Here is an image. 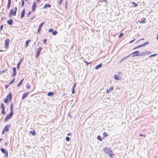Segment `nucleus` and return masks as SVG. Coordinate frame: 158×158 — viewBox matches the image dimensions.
Segmentation results:
<instances>
[{"label": "nucleus", "mask_w": 158, "mask_h": 158, "mask_svg": "<svg viewBox=\"0 0 158 158\" xmlns=\"http://www.w3.org/2000/svg\"><path fill=\"white\" fill-rule=\"evenodd\" d=\"M11 94L10 93H9L8 94L6 98H5L3 101L5 103H6L7 102L8 100H9L10 101L11 100Z\"/></svg>", "instance_id": "nucleus-1"}, {"label": "nucleus", "mask_w": 158, "mask_h": 158, "mask_svg": "<svg viewBox=\"0 0 158 158\" xmlns=\"http://www.w3.org/2000/svg\"><path fill=\"white\" fill-rule=\"evenodd\" d=\"M13 114V112L10 111V113L9 114H7L6 116L4 119L5 121L6 122L8 120H9V119L10 118H11V117H12Z\"/></svg>", "instance_id": "nucleus-2"}, {"label": "nucleus", "mask_w": 158, "mask_h": 158, "mask_svg": "<svg viewBox=\"0 0 158 158\" xmlns=\"http://www.w3.org/2000/svg\"><path fill=\"white\" fill-rule=\"evenodd\" d=\"M17 11V7H15L14 8V10L11 9L10 12V16L11 15L15 16L16 15V12Z\"/></svg>", "instance_id": "nucleus-3"}, {"label": "nucleus", "mask_w": 158, "mask_h": 158, "mask_svg": "<svg viewBox=\"0 0 158 158\" xmlns=\"http://www.w3.org/2000/svg\"><path fill=\"white\" fill-rule=\"evenodd\" d=\"M131 55H133L132 56V57H134L135 56H142V55H140L139 53V52L138 51H135L133 52Z\"/></svg>", "instance_id": "nucleus-4"}, {"label": "nucleus", "mask_w": 158, "mask_h": 158, "mask_svg": "<svg viewBox=\"0 0 158 158\" xmlns=\"http://www.w3.org/2000/svg\"><path fill=\"white\" fill-rule=\"evenodd\" d=\"M10 40L9 39H6L5 42V46L6 48H8L9 43L10 42Z\"/></svg>", "instance_id": "nucleus-5"}, {"label": "nucleus", "mask_w": 158, "mask_h": 158, "mask_svg": "<svg viewBox=\"0 0 158 158\" xmlns=\"http://www.w3.org/2000/svg\"><path fill=\"white\" fill-rule=\"evenodd\" d=\"M41 49V48H39L37 49L36 55V57L37 58L39 56Z\"/></svg>", "instance_id": "nucleus-6"}, {"label": "nucleus", "mask_w": 158, "mask_h": 158, "mask_svg": "<svg viewBox=\"0 0 158 158\" xmlns=\"http://www.w3.org/2000/svg\"><path fill=\"white\" fill-rule=\"evenodd\" d=\"M36 6V3L35 2H34L33 3V5L32 6L31 9L34 12L35 10Z\"/></svg>", "instance_id": "nucleus-7"}, {"label": "nucleus", "mask_w": 158, "mask_h": 158, "mask_svg": "<svg viewBox=\"0 0 158 158\" xmlns=\"http://www.w3.org/2000/svg\"><path fill=\"white\" fill-rule=\"evenodd\" d=\"M10 126V125H6L4 127L3 130L2 131V133L4 132V131H7L9 130V128Z\"/></svg>", "instance_id": "nucleus-8"}, {"label": "nucleus", "mask_w": 158, "mask_h": 158, "mask_svg": "<svg viewBox=\"0 0 158 158\" xmlns=\"http://www.w3.org/2000/svg\"><path fill=\"white\" fill-rule=\"evenodd\" d=\"M44 24V23H41L39 26V28L38 29L37 31V33H39L40 32V31L41 29V27H42V26Z\"/></svg>", "instance_id": "nucleus-9"}, {"label": "nucleus", "mask_w": 158, "mask_h": 158, "mask_svg": "<svg viewBox=\"0 0 158 158\" xmlns=\"http://www.w3.org/2000/svg\"><path fill=\"white\" fill-rule=\"evenodd\" d=\"M13 73L12 75V76L14 77V76H15L16 75V69L15 68V67H14L13 68Z\"/></svg>", "instance_id": "nucleus-10"}, {"label": "nucleus", "mask_w": 158, "mask_h": 158, "mask_svg": "<svg viewBox=\"0 0 158 158\" xmlns=\"http://www.w3.org/2000/svg\"><path fill=\"white\" fill-rule=\"evenodd\" d=\"M102 63H100L99 64L95 66V69H98L99 68H100L102 66Z\"/></svg>", "instance_id": "nucleus-11"}, {"label": "nucleus", "mask_w": 158, "mask_h": 158, "mask_svg": "<svg viewBox=\"0 0 158 158\" xmlns=\"http://www.w3.org/2000/svg\"><path fill=\"white\" fill-rule=\"evenodd\" d=\"M114 78L116 80H120L121 79V77L119 76L116 75H114Z\"/></svg>", "instance_id": "nucleus-12"}, {"label": "nucleus", "mask_w": 158, "mask_h": 158, "mask_svg": "<svg viewBox=\"0 0 158 158\" xmlns=\"http://www.w3.org/2000/svg\"><path fill=\"white\" fill-rule=\"evenodd\" d=\"M29 93H24L23 95L22 96V99H24L27 96L28 94Z\"/></svg>", "instance_id": "nucleus-13"}, {"label": "nucleus", "mask_w": 158, "mask_h": 158, "mask_svg": "<svg viewBox=\"0 0 158 158\" xmlns=\"http://www.w3.org/2000/svg\"><path fill=\"white\" fill-rule=\"evenodd\" d=\"M13 23V20L12 19H10L7 21V23L10 25H11Z\"/></svg>", "instance_id": "nucleus-14"}, {"label": "nucleus", "mask_w": 158, "mask_h": 158, "mask_svg": "<svg viewBox=\"0 0 158 158\" xmlns=\"http://www.w3.org/2000/svg\"><path fill=\"white\" fill-rule=\"evenodd\" d=\"M25 14V9H24L21 12V18H22L23 17L24 15Z\"/></svg>", "instance_id": "nucleus-15"}, {"label": "nucleus", "mask_w": 158, "mask_h": 158, "mask_svg": "<svg viewBox=\"0 0 158 158\" xmlns=\"http://www.w3.org/2000/svg\"><path fill=\"white\" fill-rule=\"evenodd\" d=\"M149 43V42H146L141 44H140L141 46V47H144V46H145V45H146L148 44Z\"/></svg>", "instance_id": "nucleus-16"}, {"label": "nucleus", "mask_w": 158, "mask_h": 158, "mask_svg": "<svg viewBox=\"0 0 158 158\" xmlns=\"http://www.w3.org/2000/svg\"><path fill=\"white\" fill-rule=\"evenodd\" d=\"M10 4H11V0H8V5H7V6L8 9L9 8L10 6Z\"/></svg>", "instance_id": "nucleus-17"}, {"label": "nucleus", "mask_w": 158, "mask_h": 158, "mask_svg": "<svg viewBox=\"0 0 158 158\" xmlns=\"http://www.w3.org/2000/svg\"><path fill=\"white\" fill-rule=\"evenodd\" d=\"M13 103H11L10 105V111L11 112H13Z\"/></svg>", "instance_id": "nucleus-18"}, {"label": "nucleus", "mask_w": 158, "mask_h": 158, "mask_svg": "<svg viewBox=\"0 0 158 158\" xmlns=\"http://www.w3.org/2000/svg\"><path fill=\"white\" fill-rule=\"evenodd\" d=\"M30 41L31 40H28L26 41L25 47H27L28 45V42H30Z\"/></svg>", "instance_id": "nucleus-19"}, {"label": "nucleus", "mask_w": 158, "mask_h": 158, "mask_svg": "<svg viewBox=\"0 0 158 158\" xmlns=\"http://www.w3.org/2000/svg\"><path fill=\"white\" fill-rule=\"evenodd\" d=\"M47 7H49V4H45L43 8L45 9Z\"/></svg>", "instance_id": "nucleus-20"}, {"label": "nucleus", "mask_w": 158, "mask_h": 158, "mask_svg": "<svg viewBox=\"0 0 158 158\" xmlns=\"http://www.w3.org/2000/svg\"><path fill=\"white\" fill-rule=\"evenodd\" d=\"M143 19H144L143 20L140 21V23H146V19L145 18H144Z\"/></svg>", "instance_id": "nucleus-21"}, {"label": "nucleus", "mask_w": 158, "mask_h": 158, "mask_svg": "<svg viewBox=\"0 0 158 158\" xmlns=\"http://www.w3.org/2000/svg\"><path fill=\"white\" fill-rule=\"evenodd\" d=\"M23 79H24L23 78L22 79V80L20 81V82L18 84V85H17V87H19V86H20V85L22 83L23 81Z\"/></svg>", "instance_id": "nucleus-22"}, {"label": "nucleus", "mask_w": 158, "mask_h": 158, "mask_svg": "<svg viewBox=\"0 0 158 158\" xmlns=\"http://www.w3.org/2000/svg\"><path fill=\"white\" fill-rule=\"evenodd\" d=\"M1 150L2 152L3 153L5 154L6 152V150L3 148L1 149Z\"/></svg>", "instance_id": "nucleus-23"}, {"label": "nucleus", "mask_w": 158, "mask_h": 158, "mask_svg": "<svg viewBox=\"0 0 158 158\" xmlns=\"http://www.w3.org/2000/svg\"><path fill=\"white\" fill-rule=\"evenodd\" d=\"M141 45H139L135 47L134 48H133V49L134 50H135V49H137V48H141Z\"/></svg>", "instance_id": "nucleus-24"}, {"label": "nucleus", "mask_w": 158, "mask_h": 158, "mask_svg": "<svg viewBox=\"0 0 158 158\" xmlns=\"http://www.w3.org/2000/svg\"><path fill=\"white\" fill-rule=\"evenodd\" d=\"M58 32L55 31L52 32V34L53 35H56L57 33Z\"/></svg>", "instance_id": "nucleus-25"}, {"label": "nucleus", "mask_w": 158, "mask_h": 158, "mask_svg": "<svg viewBox=\"0 0 158 158\" xmlns=\"http://www.w3.org/2000/svg\"><path fill=\"white\" fill-rule=\"evenodd\" d=\"M5 109H2L1 110V113L2 114H5Z\"/></svg>", "instance_id": "nucleus-26"}, {"label": "nucleus", "mask_w": 158, "mask_h": 158, "mask_svg": "<svg viewBox=\"0 0 158 158\" xmlns=\"http://www.w3.org/2000/svg\"><path fill=\"white\" fill-rule=\"evenodd\" d=\"M97 139L99 140L100 141H102V138H101V137L99 136V135H98V136H97Z\"/></svg>", "instance_id": "nucleus-27"}, {"label": "nucleus", "mask_w": 158, "mask_h": 158, "mask_svg": "<svg viewBox=\"0 0 158 158\" xmlns=\"http://www.w3.org/2000/svg\"><path fill=\"white\" fill-rule=\"evenodd\" d=\"M104 152H106V153H107L109 149L107 148H104Z\"/></svg>", "instance_id": "nucleus-28"}, {"label": "nucleus", "mask_w": 158, "mask_h": 158, "mask_svg": "<svg viewBox=\"0 0 158 158\" xmlns=\"http://www.w3.org/2000/svg\"><path fill=\"white\" fill-rule=\"evenodd\" d=\"M30 133L31 134L33 135H35V131H33L32 132L30 131Z\"/></svg>", "instance_id": "nucleus-29"}, {"label": "nucleus", "mask_w": 158, "mask_h": 158, "mask_svg": "<svg viewBox=\"0 0 158 158\" xmlns=\"http://www.w3.org/2000/svg\"><path fill=\"white\" fill-rule=\"evenodd\" d=\"M74 88L73 87L72 88V93L73 94H74L75 93Z\"/></svg>", "instance_id": "nucleus-30"}, {"label": "nucleus", "mask_w": 158, "mask_h": 158, "mask_svg": "<svg viewBox=\"0 0 158 158\" xmlns=\"http://www.w3.org/2000/svg\"><path fill=\"white\" fill-rule=\"evenodd\" d=\"M113 89V87L112 86L109 89H108V92H110Z\"/></svg>", "instance_id": "nucleus-31"}, {"label": "nucleus", "mask_w": 158, "mask_h": 158, "mask_svg": "<svg viewBox=\"0 0 158 158\" xmlns=\"http://www.w3.org/2000/svg\"><path fill=\"white\" fill-rule=\"evenodd\" d=\"M30 85L29 84H26V88L27 89H29L30 88Z\"/></svg>", "instance_id": "nucleus-32"}, {"label": "nucleus", "mask_w": 158, "mask_h": 158, "mask_svg": "<svg viewBox=\"0 0 158 158\" xmlns=\"http://www.w3.org/2000/svg\"><path fill=\"white\" fill-rule=\"evenodd\" d=\"M103 136L105 137H106L107 136V133L105 132H104L103 133Z\"/></svg>", "instance_id": "nucleus-33"}, {"label": "nucleus", "mask_w": 158, "mask_h": 158, "mask_svg": "<svg viewBox=\"0 0 158 158\" xmlns=\"http://www.w3.org/2000/svg\"><path fill=\"white\" fill-rule=\"evenodd\" d=\"M131 55H129L128 56H127V57H125V58H123L121 60V61H122L124 60L125 59H126L127 58H128V57H129Z\"/></svg>", "instance_id": "nucleus-34"}, {"label": "nucleus", "mask_w": 158, "mask_h": 158, "mask_svg": "<svg viewBox=\"0 0 158 158\" xmlns=\"http://www.w3.org/2000/svg\"><path fill=\"white\" fill-rule=\"evenodd\" d=\"M112 151H110L109 153H108L109 155L111 157V156L112 155Z\"/></svg>", "instance_id": "nucleus-35"}, {"label": "nucleus", "mask_w": 158, "mask_h": 158, "mask_svg": "<svg viewBox=\"0 0 158 158\" xmlns=\"http://www.w3.org/2000/svg\"><path fill=\"white\" fill-rule=\"evenodd\" d=\"M15 78H13V79L10 82L9 84H12L15 81Z\"/></svg>", "instance_id": "nucleus-36"}, {"label": "nucleus", "mask_w": 158, "mask_h": 158, "mask_svg": "<svg viewBox=\"0 0 158 158\" xmlns=\"http://www.w3.org/2000/svg\"><path fill=\"white\" fill-rule=\"evenodd\" d=\"M157 55V54H153V55H150V56H149V57H153V56H154L156 55Z\"/></svg>", "instance_id": "nucleus-37"}, {"label": "nucleus", "mask_w": 158, "mask_h": 158, "mask_svg": "<svg viewBox=\"0 0 158 158\" xmlns=\"http://www.w3.org/2000/svg\"><path fill=\"white\" fill-rule=\"evenodd\" d=\"M1 107L2 109H5V106H4V104L2 103H1Z\"/></svg>", "instance_id": "nucleus-38"}, {"label": "nucleus", "mask_w": 158, "mask_h": 158, "mask_svg": "<svg viewBox=\"0 0 158 158\" xmlns=\"http://www.w3.org/2000/svg\"><path fill=\"white\" fill-rule=\"evenodd\" d=\"M69 139L70 138L69 137L67 136L66 137V141H68L69 140Z\"/></svg>", "instance_id": "nucleus-39"}, {"label": "nucleus", "mask_w": 158, "mask_h": 158, "mask_svg": "<svg viewBox=\"0 0 158 158\" xmlns=\"http://www.w3.org/2000/svg\"><path fill=\"white\" fill-rule=\"evenodd\" d=\"M139 135L140 136H143L144 137H146V134L143 135V134H140Z\"/></svg>", "instance_id": "nucleus-40"}, {"label": "nucleus", "mask_w": 158, "mask_h": 158, "mask_svg": "<svg viewBox=\"0 0 158 158\" xmlns=\"http://www.w3.org/2000/svg\"><path fill=\"white\" fill-rule=\"evenodd\" d=\"M132 4H134L135 5V6H135V7H136V6H138V4H137L136 3H135V2H132Z\"/></svg>", "instance_id": "nucleus-41"}, {"label": "nucleus", "mask_w": 158, "mask_h": 158, "mask_svg": "<svg viewBox=\"0 0 158 158\" xmlns=\"http://www.w3.org/2000/svg\"><path fill=\"white\" fill-rule=\"evenodd\" d=\"M6 69L5 70H3V71H0V73L1 74H2L3 73H4L6 72Z\"/></svg>", "instance_id": "nucleus-42"}, {"label": "nucleus", "mask_w": 158, "mask_h": 158, "mask_svg": "<svg viewBox=\"0 0 158 158\" xmlns=\"http://www.w3.org/2000/svg\"><path fill=\"white\" fill-rule=\"evenodd\" d=\"M31 14V11H29V12H28L27 14V17H28Z\"/></svg>", "instance_id": "nucleus-43"}, {"label": "nucleus", "mask_w": 158, "mask_h": 158, "mask_svg": "<svg viewBox=\"0 0 158 158\" xmlns=\"http://www.w3.org/2000/svg\"><path fill=\"white\" fill-rule=\"evenodd\" d=\"M54 94V92H50V96H52Z\"/></svg>", "instance_id": "nucleus-44"}, {"label": "nucleus", "mask_w": 158, "mask_h": 158, "mask_svg": "<svg viewBox=\"0 0 158 158\" xmlns=\"http://www.w3.org/2000/svg\"><path fill=\"white\" fill-rule=\"evenodd\" d=\"M20 63H18L17 64V68L18 69H19V65H20Z\"/></svg>", "instance_id": "nucleus-45"}, {"label": "nucleus", "mask_w": 158, "mask_h": 158, "mask_svg": "<svg viewBox=\"0 0 158 158\" xmlns=\"http://www.w3.org/2000/svg\"><path fill=\"white\" fill-rule=\"evenodd\" d=\"M135 40V39H134L133 40L131 41L130 42H129V43H132V42H134Z\"/></svg>", "instance_id": "nucleus-46"}, {"label": "nucleus", "mask_w": 158, "mask_h": 158, "mask_svg": "<svg viewBox=\"0 0 158 158\" xmlns=\"http://www.w3.org/2000/svg\"><path fill=\"white\" fill-rule=\"evenodd\" d=\"M47 42L46 39H44L43 40V43L44 44H45Z\"/></svg>", "instance_id": "nucleus-47"}, {"label": "nucleus", "mask_w": 158, "mask_h": 158, "mask_svg": "<svg viewBox=\"0 0 158 158\" xmlns=\"http://www.w3.org/2000/svg\"><path fill=\"white\" fill-rule=\"evenodd\" d=\"M21 4H22V6H23V5H24V1H22Z\"/></svg>", "instance_id": "nucleus-48"}, {"label": "nucleus", "mask_w": 158, "mask_h": 158, "mask_svg": "<svg viewBox=\"0 0 158 158\" xmlns=\"http://www.w3.org/2000/svg\"><path fill=\"white\" fill-rule=\"evenodd\" d=\"M123 35V33H120V34L119 35V37L120 38V37H121V36H122Z\"/></svg>", "instance_id": "nucleus-49"}, {"label": "nucleus", "mask_w": 158, "mask_h": 158, "mask_svg": "<svg viewBox=\"0 0 158 158\" xmlns=\"http://www.w3.org/2000/svg\"><path fill=\"white\" fill-rule=\"evenodd\" d=\"M85 62L86 63V65H88L90 63H88L86 61H85Z\"/></svg>", "instance_id": "nucleus-50"}, {"label": "nucleus", "mask_w": 158, "mask_h": 158, "mask_svg": "<svg viewBox=\"0 0 158 158\" xmlns=\"http://www.w3.org/2000/svg\"><path fill=\"white\" fill-rule=\"evenodd\" d=\"M144 39V38H142L141 39H140V40H139L137 42H136V43H138V42H139V41H140V40H143Z\"/></svg>", "instance_id": "nucleus-51"}, {"label": "nucleus", "mask_w": 158, "mask_h": 158, "mask_svg": "<svg viewBox=\"0 0 158 158\" xmlns=\"http://www.w3.org/2000/svg\"><path fill=\"white\" fill-rule=\"evenodd\" d=\"M63 0H60L59 1V4H61Z\"/></svg>", "instance_id": "nucleus-52"}, {"label": "nucleus", "mask_w": 158, "mask_h": 158, "mask_svg": "<svg viewBox=\"0 0 158 158\" xmlns=\"http://www.w3.org/2000/svg\"><path fill=\"white\" fill-rule=\"evenodd\" d=\"M3 26L2 25L1 26H0V29L1 30H2V29Z\"/></svg>", "instance_id": "nucleus-53"}, {"label": "nucleus", "mask_w": 158, "mask_h": 158, "mask_svg": "<svg viewBox=\"0 0 158 158\" xmlns=\"http://www.w3.org/2000/svg\"><path fill=\"white\" fill-rule=\"evenodd\" d=\"M53 29H50V32H52L53 31Z\"/></svg>", "instance_id": "nucleus-54"}, {"label": "nucleus", "mask_w": 158, "mask_h": 158, "mask_svg": "<svg viewBox=\"0 0 158 158\" xmlns=\"http://www.w3.org/2000/svg\"><path fill=\"white\" fill-rule=\"evenodd\" d=\"M5 154L6 155V156L7 157L8 156V152L7 151H6V152Z\"/></svg>", "instance_id": "nucleus-55"}, {"label": "nucleus", "mask_w": 158, "mask_h": 158, "mask_svg": "<svg viewBox=\"0 0 158 158\" xmlns=\"http://www.w3.org/2000/svg\"><path fill=\"white\" fill-rule=\"evenodd\" d=\"M76 83H75L74 85H73V87H73L74 88H75V85H76Z\"/></svg>", "instance_id": "nucleus-56"}, {"label": "nucleus", "mask_w": 158, "mask_h": 158, "mask_svg": "<svg viewBox=\"0 0 158 158\" xmlns=\"http://www.w3.org/2000/svg\"><path fill=\"white\" fill-rule=\"evenodd\" d=\"M144 54V53H143V52H142L140 54V55H142V56L143 55V54Z\"/></svg>", "instance_id": "nucleus-57"}, {"label": "nucleus", "mask_w": 158, "mask_h": 158, "mask_svg": "<svg viewBox=\"0 0 158 158\" xmlns=\"http://www.w3.org/2000/svg\"><path fill=\"white\" fill-rule=\"evenodd\" d=\"M71 135V134L70 133H69L67 134V135L68 136H70Z\"/></svg>", "instance_id": "nucleus-58"}, {"label": "nucleus", "mask_w": 158, "mask_h": 158, "mask_svg": "<svg viewBox=\"0 0 158 158\" xmlns=\"http://www.w3.org/2000/svg\"><path fill=\"white\" fill-rule=\"evenodd\" d=\"M106 93H108L109 92H108V89H107V90L106 91Z\"/></svg>", "instance_id": "nucleus-59"}, {"label": "nucleus", "mask_w": 158, "mask_h": 158, "mask_svg": "<svg viewBox=\"0 0 158 158\" xmlns=\"http://www.w3.org/2000/svg\"><path fill=\"white\" fill-rule=\"evenodd\" d=\"M48 96H49V92L48 93Z\"/></svg>", "instance_id": "nucleus-60"}, {"label": "nucleus", "mask_w": 158, "mask_h": 158, "mask_svg": "<svg viewBox=\"0 0 158 158\" xmlns=\"http://www.w3.org/2000/svg\"><path fill=\"white\" fill-rule=\"evenodd\" d=\"M103 1L104 2H107V0H103Z\"/></svg>", "instance_id": "nucleus-61"}, {"label": "nucleus", "mask_w": 158, "mask_h": 158, "mask_svg": "<svg viewBox=\"0 0 158 158\" xmlns=\"http://www.w3.org/2000/svg\"><path fill=\"white\" fill-rule=\"evenodd\" d=\"M21 62H22V60H21L19 63H20V64Z\"/></svg>", "instance_id": "nucleus-62"}, {"label": "nucleus", "mask_w": 158, "mask_h": 158, "mask_svg": "<svg viewBox=\"0 0 158 158\" xmlns=\"http://www.w3.org/2000/svg\"><path fill=\"white\" fill-rule=\"evenodd\" d=\"M21 62H22V60H21L19 63H20V64Z\"/></svg>", "instance_id": "nucleus-63"}, {"label": "nucleus", "mask_w": 158, "mask_h": 158, "mask_svg": "<svg viewBox=\"0 0 158 158\" xmlns=\"http://www.w3.org/2000/svg\"><path fill=\"white\" fill-rule=\"evenodd\" d=\"M8 86H7L6 85L5 86L6 88H7L8 87Z\"/></svg>", "instance_id": "nucleus-64"}]
</instances>
